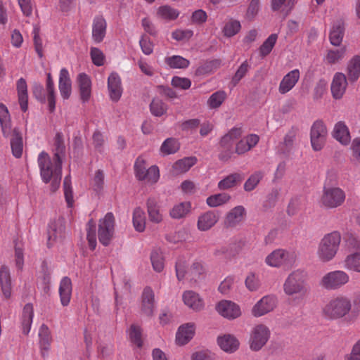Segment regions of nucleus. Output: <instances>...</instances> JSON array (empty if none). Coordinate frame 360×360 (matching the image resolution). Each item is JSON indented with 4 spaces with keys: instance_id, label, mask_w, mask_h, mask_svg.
<instances>
[{
    "instance_id": "f257e3e1",
    "label": "nucleus",
    "mask_w": 360,
    "mask_h": 360,
    "mask_svg": "<svg viewBox=\"0 0 360 360\" xmlns=\"http://www.w3.org/2000/svg\"><path fill=\"white\" fill-rule=\"evenodd\" d=\"M38 165L42 181L51 183V190L55 191L60 186L62 176V161L53 158L51 160L48 153L41 152L38 156Z\"/></svg>"
},
{
    "instance_id": "f03ea898",
    "label": "nucleus",
    "mask_w": 360,
    "mask_h": 360,
    "mask_svg": "<svg viewBox=\"0 0 360 360\" xmlns=\"http://www.w3.org/2000/svg\"><path fill=\"white\" fill-rule=\"evenodd\" d=\"M340 242L341 236L337 231L325 235L317 248L316 256L319 260L323 263L332 261L339 250Z\"/></svg>"
},
{
    "instance_id": "7ed1b4c3",
    "label": "nucleus",
    "mask_w": 360,
    "mask_h": 360,
    "mask_svg": "<svg viewBox=\"0 0 360 360\" xmlns=\"http://www.w3.org/2000/svg\"><path fill=\"white\" fill-rule=\"evenodd\" d=\"M352 301L349 297L338 295L332 297L323 308L324 316L331 320H338L347 316L352 311Z\"/></svg>"
},
{
    "instance_id": "20e7f679",
    "label": "nucleus",
    "mask_w": 360,
    "mask_h": 360,
    "mask_svg": "<svg viewBox=\"0 0 360 360\" xmlns=\"http://www.w3.org/2000/svg\"><path fill=\"white\" fill-rule=\"evenodd\" d=\"M283 288L285 294L288 296H304L309 292L307 273L300 269L293 271L287 276Z\"/></svg>"
},
{
    "instance_id": "39448f33",
    "label": "nucleus",
    "mask_w": 360,
    "mask_h": 360,
    "mask_svg": "<svg viewBox=\"0 0 360 360\" xmlns=\"http://www.w3.org/2000/svg\"><path fill=\"white\" fill-rule=\"evenodd\" d=\"M350 280L349 275L343 270H333L325 274L319 281V286L328 291L338 290Z\"/></svg>"
},
{
    "instance_id": "423d86ee",
    "label": "nucleus",
    "mask_w": 360,
    "mask_h": 360,
    "mask_svg": "<svg viewBox=\"0 0 360 360\" xmlns=\"http://www.w3.org/2000/svg\"><path fill=\"white\" fill-rule=\"evenodd\" d=\"M346 200V193L338 186H324L320 198V205L326 209H335L342 206Z\"/></svg>"
},
{
    "instance_id": "0eeeda50",
    "label": "nucleus",
    "mask_w": 360,
    "mask_h": 360,
    "mask_svg": "<svg viewBox=\"0 0 360 360\" xmlns=\"http://www.w3.org/2000/svg\"><path fill=\"white\" fill-rule=\"evenodd\" d=\"M296 261L295 252L284 249H276L269 253L264 259L265 264L270 267L292 266Z\"/></svg>"
},
{
    "instance_id": "6e6552de",
    "label": "nucleus",
    "mask_w": 360,
    "mask_h": 360,
    "mask_svg": "<svg viewBox=\"0 0 360 360\" xmlns=\"http://www.w3.org/2000/svg\"><path fill=\"white\" fill-rule=\"evenodd\" d=\"M115 230V219L112 212H108L100 219L98 224V238L104 246H108L112 241Z\"/></svg>"
},
{
    "instance_id": "1a4fd4ad",
    "label": "nucleus",
    "mask_w": 360,
    "mask_h": 360,
    "mask_svg": "<svg viewBox=\"0 0 360 360\" xmlns=\"http://www.w3.org/2000/svg\"><path fill=\"white\" fill-rule=\"evenodd\" d=\"M134 172L136 177L140 181H145L148 184H155L160 178V172L157 166L153 165L147 168L148 165L142 157H139L134 163Z\"/></svg>"
},
{
    "instance_id": "9d476101",
    "label": "nucleus",
    "mask_w": 360,
    "mask_h": 360,
    "mask_svg": "<svg viewBox=\"0 0 360 360\" xmlns=\"http://www.w3.org/2000/svg\"><path fill=\"white\" fill-rule=\"evenodd\" d=\"M271 336L269 328L263 323L255 325L250 331L249 345L252 351L260 350L268 342Z\"/></svg>"
},
{
    "instance_id": "9b49d317",
    "label": "nucleus",
    "mask_w": 360,
    "mask_h": 360,
    "mask_svg": "<svg viewBox=\"0 0 360 360\" xmlns=\"http://www.w3.org/2000/svg\"><path fill=\"white\" fill-rule=\"evenodd\" d=\"M328 137V129L325 122L316 120L310 129V142L314 151L321 150L325 146Z\"/></svg>"
},
{
    "instance_id": "f8f14e48",
    "label": "nucleus",
    "mask_w": 360,
    "mask_h": 360,
    "mask_svg": "<svg viewBox=\"0 0 360 360\" xmlns=\"http://www.w3.org/2000/svg\"><path fill=\"white\" fill-rule=\"evenodd\" d=\"M277 298L274 295H265L259 300L252 307L251 314L259 318L273 311L277 307Z\"/></svg>"
},
{
    "instance_id": "ddd939ff",
    "label": "nucleus",
    "mask_w": 360,
    "mask_h": 360,
    "mask_svg": "<svg viewBox=\"0 0 360 360\" xmlns=\"http://www.w3.org/2000/svg\"><path fill=\"white\" fill-rule=\"evenodd\" d=\"M241 136V131L240 129H232L227 134L224 136L221 140L220 145L221 147V152L219 154V159L223 161L229 160L234 151L232 150V146L234 141Z\"/></svg>"
},
{
    "instance_id": "4468645a",
    "label": "nucleus",
    "mask_w": 360,
    "mask_h": 360,
    "mask_svg": "<svg viewBox=\"0 0 360 360\" xmlns=\"http://www.w3.org/2000/svg\"><path fill=\"white\" fill-rule=\"evenodd\" d=\"M217 311L224 318L233 320L242 314L240 306L230 300H221L216 306Z\"/></svg>"
},
{
    "instance_id": "2eb2a0df",
    "label": "nucleus",
    "mask_w": 360,
    "mask_h": 360,
    "mask_svg": "<svg viewBox=\"0 0 360 360\" xmlns=\"http://www.w3.org/2000/svg\"><path fill=\"white\" fill-rule=\"evenodd\" d=\"M348 82L346 75L342 72L334 74L330 84V92L332 97L335 100L342 98L345 95Z\"/></svg>"
},
{
    "instance_id": "dca6fc26",
    "label": "nucleus",
    "mask_w": 360,
    "mask_h": 360,
    "mask_svg": "<svg viewBox=\"0 0 360 360\" xmlns=\"http://www.w3.org/2000/svg\"><path fill=\"white\" fill-rule=\"evenodd\" d=\"M108 90L111 101L117 102L120 99L123 91L122 80L115 72H111L108 76Z\"/></svg>"
},
{
    "instance_id": "f3484780",
    "label": "nucleus",
    "mask_w": 360,
    "mask_h": 360,
    "mask_svg": "<svg viewBox=\"0 0 360 360\" xmlns=\"http://www.w3.org/2000/svg\"><path fill=\"white\" fill-rule=\"evenodd\" d=\"M65 237V226L62 219L51 221L48 229V245L60 243Z\"/></svg>"
},
{
    "instance_id": "a211bd4d",
    "label": "nucleus",
    "mask_w": 360,
    "mask_h": 360,
    "mask_svg": "<svg viewBox=\"0 0 360 360\" xmlns=\"http://www.w3.org/2000/svg\"><path fill=\"white\" fill-rule=\"evenodd\" d=\"M300 77L298 69H294L283 76L278 86V92L284 95L290 91L297 84Z\"/></svg>"
},
{
    "instance_id": "6ab92c4d",
    "label": "nucleus",
    "mask_w": 360,
    "mask_h": 360,
    "mask_svg": "<svg viewBox=\"0 0 360 360\" xmlns=\"http://www.w3.org/2000/svg\"><path fill=\"white\" fill-rule=\"evenodd\" d=\"M195 326L193 323H187L180 326L176 334V343L182 346L186 345L194 336Z\"/></svg>"
},
{
    "instance_id": "aec40b11",
    "label": "nucleus",
    "mask_w": 360,
    "mask_h": 360,
    "mask_svg": "<svg viewBox=\"0 0 360 360\" xmlns=\"http://www.w3.org/2000/svg\"><path fill=\"white\" fill-rule=\"evenodd\" d=\"M182 300L185 305L195 311L203 309L205 303L200 295L193 290H186L182 295Z\"/></svg>"
},
{
    "instance_id": "412c9836",
    "label": "nucleus",
    "mask_w": 360,
    "mask_h": 360,
    "mask_svg": "<svg viewBox=\"0 0 360 360\" xmlns=\"http://www.w3.org/2000/svg\"><path fill=\"white\" fill-rule=\"evenodd\" d=\"M155 309V295L150 288H144L141 296V311L143 314L150 316Z\"/></svg>"
},
{
    "instance_id": "4be33fe9",
    "label": "nucleus",
    "mask_w": 360,
    "mask_h": 360,
    "mask_svg": "<svg viewBox=\"0 0 360 360\" xmlns=\"http://www.w3.org/2000/svg\"><path fill=\"white\" fill-rule=\"evenodd\" d=\"M219 221V216L214 211H207L198 217L197 221L198 229L207 231L211 229Z\"/></svg>"
},
{
    "instance_id": "5701e85b",
    "label": "nucleus",
    "mask_w": 360,
    "mask_h": 360,
    "mask_svg": "<svg viewBox=\"0 0 360 360\" xmlns=\"http://www.w3.org/2000/svg\"><path fill=\"white\" fill-rule=\"evenodd\" d=\"M219 347L225 352L232 354L238 350L240 342L233 335L224 334L217 338Z\"/></svg>"
},
{
    "instance_id": "b1692460",
    "label": "nucleus",
    "mask_w": 360,
    "mask_h": 360,
    "mask_svg": "<svg viewBox=\"0 0 360 360\" xmlns=\"http://www.w3.org/2000/svg\"><path fill=\"white\" fill-rule=\"evenodd\" d=\"M77 82L79 89L80 98L82 102H87L91 95V80L86 74L82 72L77 75Z\"/></svg>"
},
{
    "instance_id": "393cba45",
    "label": "nucleus",
    "mask_w": 360,
    "mask_h": 360,
    "mask_svg": "<svg viewBox=\"0 0 360 360\" xmlns=\"http://www.w3.org/2000/svg\"><path fill=\"white\" fill-rule=\"evenodd\" d=\"M246 214L245 209L238 205L231 209L225 217V224L228 227H235L240 224Z\"/></svg>"
},
{
    "instance_id": "a878e982",
    "label": "nucleus",
    "mask_w": 360,
    "mask_h": 360,
    "mask_svg": "<svg viewBox=\"0 0 360 360\" xmlns=\"http://www.w3.org/2000/svg\"><path fill=\"white\" fill-rule=\"evenodd\" d=\"M58 88L62 98L65 100L68 99L72 93V82L66 68H62L60 71Z\"/></svg>"
},
{
    "instance_id": "bb28decb",
    "label": "nucleus",
    "mask_w": 360,
    "mask_h": 360,
    "mask_svg": "<svg viewBox=\"0 0 360 360\" xmlns=\"http://www.w3.org/2000/svg\"><path fill=\"white\" fill-rule=\"evenodd\" d=\"M259 141V137L257 134H249L236 143L234 153L243 155L253 148Z\"/></svg>"
},
{
    "instance_id": "cd10ccee",
    "label": "nucleus",
    "mask_w": 360,
    "mask_h": 360,
    "mask_svg": "<svg viewBox=\"0 0 360 360\" xmlns=\"http://www.w3.org/2000/svg\"><path fill=\"white\" fill-rule=\"evenodd\" d=\"M146 208L149 220L155 224H160L163 220V215L157 200L155 198H148L146 201Z\"/></svg>"
},
{
    "instance_id": "c85d7f7f",
    "label": "nucleus",
    "mask_w": 360,
    "mask_h": 360,
    "mask_svg": "<svg viewBox=\"0 0 360 360\" xmlns=\"http://www.w3.org/2000/svg\"><path fill=\"white\" fill-rule=\"evenodd\" d=\"M333 136L342 145H347L351 137L348 127L342 121L338 122L333 130Z\"/></svg>"
},
{
    "instance_id": "c756f323",
    "label": "nucleus",
    "mask_w": 360,
    "mask_h": 360,
    "mask_svg": "<svg viewBox=\"0 0 360 360\" xmlns=\"http://www.w3.org/2000/svg\"><path fill=\"white\" fill-rule=\"evenodd\" d=\"M34 317L33 305L30 303L26 304L22 309L20 317V325L22 333L27 335L31 329Z\"/></svg>"
},
{
    "instance_id": "7c9ffc66",
    "label": "nucleus",
    "mask_w": 360,
    "mask_h": 360,
    "mask_svg": "<svg viewBox=\"0 0 360 360\" xmlns=\"http://www.w3.org/2000/svg\"><path fill=\"white\" fill-rule=\"evenodd\" d=\"M106 21L101 16L94 18L92 25V38L96 43L103 41L106 32Z\"/></svg>"
},
{
    "instance_id": "2f4dec72",
    "label": "nucleus",
    "mask_w": 360,
    "mask_h": 360,
    "mask_svg": "<svg viewBox=\"0 0 360 360\" xmlns=\"http://www.w3.org/2000/svg\"><path fill=\"white\" fill-rule=\"evenodd\" d=\"M72 282L70 278L63 277L59 285V295L61 304L64 307L68 306L70 302L72 295Z\"/></svg>"
},
{
    "instance_id": "473e14b6",
    "label": "nucleus",
    "mask_w": 360,
    "mask_h": 360,
    "mask_svg": "<svg viewBox=\"0 0 360 360\" xmlns=\"http://www.w3.org/2000/svg\"><path fill=\"white\" fill-rule=\"evenodd\" d=\"M39 338L41 355L45 356L48 354L51 342L50 330L45 324H42L39 328Z\"/></svg>"
},
{
    "instance_id": "72a5a7b5",
    "label": "nucleus",
    "mask_w": 360,
    "mask_h": 360,
    "mask_svg": "<svg viewBox=\"0 0 360 360\" xmlns=\"http://www.w3.org/2000/svg\"><path fill=\"white\" fill-rule=\"evenodd\" d=\"M346 72L350 82H356L360 77V56H353L347 64Z\"/></svg>"
},
{
    "instance_id": "f704fd0d",
    "label": "nucleus",
    "mask_w": 360,
    "mask_h": 360,
    "mask_svg": "<svg viewBox=\"0 0 360 360\" xmlns=\"http://www.w3.org/2000/svg\"><path fill=\"white\" fill-rule=\"evenodd\" d=\"M18 103L22 112L28 109L27 86L25 79L20 78L17 82Z\"/></svg>"
},
{
    "instance_id": "c9c22d12",
    "label": "nucleus",
    "mask_w": 360,
    "mask_h": 360,
    "mask_svg": "<svg viewBox=\"0 0 360 360\" xmlns=\"http://www.w3.org/2000/svg\"><path fill=\"white\" fill-rule=\"evenodd\" d=\"M0 284L4 296L9 298L11 295V280L10 271L6 266L0 269Z\"/></svg>"
},
{
    "instance_id": "e433bc0d",
    "label": "nucleus",
    "mask_w": 360,
    "mask_h": 360,
    "mask_svg": "<svg viewBox=\"0 0 360 360\" xmlns=\"http://www.w3.org/2000/svg\"><path fill=\"white\" fill-rule=\"evenodd\" d=\"M191 210L190 202H182L174 205L169 211V216L174 219L186 217Z\"/></svg>"
},
{
    "instance_id": "4c0bfd02",
    "label": "nucleus",
    "mask_w": 360,
    "mask_h": 360,
    "mask_svg": "<svg viewBox=\"0 0 360 360\" xmlns=\"http://www.w3.org/2000/svg\"><path fill=\"white\" fill-rule=\"evenodd\" d=\"M296 137V131L293 129H290L284 136L283 141L278 146V150L283 154L290 153L294 148Z\"/></svg>"
},
{
    "instance_id": "58836bf2",
    "label": "nucleus",
    "mask_w": 360,
    "mask_h": 360,
    "mask_svg": "<svg viewBox=\"0 0 360 360\" xmlns=\"http://www.w3.org/2000/svg\"><path fill=\"white\" fill-rule=\"evenodd\" d=\"M132 222L136 231L143 232L145 230L146 223V214L140 207H137L134 210Z\"/></svg>"
},
{
    "instance_id": "ea45409f",
    "label": "nucleus",
    "mask_w": 360,
    "mask_h": 360,
    "mask_svg": "<svg viewBox=\"0 0 360 360\" xmlns=\"http://www.w3.org/2000/svg\"><path fill=\"white\" fill-rule=\"evenodd\" d=\"M179 11L169 5L160 6L157 10V17L167 21L174 20L179 15Z\"/></svg>"
},
{
    "instance_id": "a19ab883",
    "label": "nucleus",
    "mask_w": 360,
    "mask_h": 360,
    "mask_svg": "<svg viewBox=\"0 0 360 360\" xmlns=\"http://www.w3.org/2000/svg\"><path fill=\"white\" fill-rule=\"evenodd\" d=\"M344 36L343 22L338 21L333 25L330 32V41L333 46H339Z\"/></svg>"
},
{
    "instance_id": "79ce46f5",
    "label": "nucleus",
    "mask_w": 360,
    "mask_h": 360,
    "mask_svg": "<svg viewBox=\"0 0 360 360\" xmlns=\"http://www.w3.org/2000/svg\"><path fill=\"white\" fill-rule=\"evenodd\" d=\"M344 267L348 271L360 273V252L348 255L344 260Z\"/></svg>"
},
{
    "instance_id": "37998d69",
    "label": "nucleus",
    "mask_w": 360,
    "mask_h": 360,
    "mask_svg": "<svg viewBox=\"0 0 360 360\" xmlns=\"http://www.w3.org/2000/svg\"><path fill=\"white\" fill-rule=\"evenodd\" d=\"M150 262L156 272H162L165 268V257L160 249H154L150 253Z\"/></svg>"
},
{
    "instance_id": "c03bdc74",
    "label": "nucleus",
    "mask_w": 360,
    "mask_h": 360,
    "mask_svg": "<svg viewBox=\"0 0 360 360\" xmlns=\"http://www.w3.org/2000/svg\"><path fill=\"white\" fill-rule=\"evenodd\" d=\"M241 181V175L239 173H233L221 179L217 186L219 190H228L236 186Z\"/></svg>"
},
{
    "instance_id": "a18cd8bd",
    "label": "nucleus",
    "mask_w": 360,
    "mask_h": 360,
    "mask_svg": "<svg viewBox=\"0 0 360 360\" xmlns=\"http://www.w3.org/2000/svg\"><path fill=\"white\" fill-rule=\"evenodd\" d=\"M241 30V24L238 20L231 18L225 22L222 28V33L226 37H232Z\"/></svg>"
},
{
    "instance_id": "49530a36",
    "label": "nucleus",
    "mask_w": 360,
    "mask_h": 360,
    "mask_svg": "<svg viewBox=\"0 0 360 360\" xmlns=\"http://www.w3.org/2000/svg\"><path fill=\"white\" fill-rule=\"evenodd\" d=\"M205 273V269L202 264L200 262H195L192 264L188 270L187 277L194 283L198 282Z\"/></svg>"
},
{
    "instance_id": "de8ad7c7",
    "label": "nucleus",
    "mask_w": 360,
    "mask_h": 360,
    "mask_svg": "<svg viewBox=\"0 0 360 360\" xmlns=\"http://www.w3.org/2000/svg\"><path fill=\"white\" fill-rule=\"evenodd\" d=\"M196 163V158L194 157L186 158L176 161L173 165V170L174 173H184Z\"/></svg>"
},
{
    "instance_id": "09e8293b",
    "label": "nucleus",
    "mask_w": 360,
    "mask_h": 360,
    "mask_svg": "<svg viewBox=\"0 0 360 360\" xmlns=\"http://www.w3.org/2000/svg\"><path fill=\"white\" fill-rule=\"evenodd\" d=\"M165 62L169 68L174 69L186 68L190 64L188 60L180 56L167 57L165 59Z\"/></svg>"
},
{
    "instance_id": "8fccbe9b",
    "label": "nucleus",
    "mask_w": 360,
    "mask_h": 360,
    "mask_svg": "<svg viewBox=\"0 0 360 360\" xmlns=\"http://www.w3.org/2000/svg\"><path fill=\"white\" fill-rule=\"evenodd\" d=\"M230 198V195L227 193H217L209 196L206 200V202L209 207H216L226 204L229 201Z\"/></svg>"
},
{
    "instance_id": "3c124183",
    "label": "nucleus",
    "mask_w": 360,
    "mask_h": 360,
    "mask_svg": "<svg viewBox=\"0 0 360 360\" xmlns=\"http://www.w3.org/2000/svg\"><path fill=\"white\" fill-rule=\"evenodd\" d=\"M0 124L2 131L6 136L11 129V119L8 108L2 103H0Z\"/></svg>"
},
{
    "instance_id": "603ef678",
    "label": "nucleus",
    "mask_w": 360,
    "mask_h": 360,
    "mask_svg": "<svg viewBox=\"0 0 360 360\" xmlns=\"http://www.w3.org/2000/svg\"><path fill=\"white\" fill-rule=\"evenodd\" d=\"M179 149L178 141L174 138L167 139L160 147V153L162 155L174 154Z\"/></svg>"
},
{
    "instance_id": "864d4df0",
    "label": "nucleus",
    "mask_w": 360,
    "mask_h": 360,
    "mask_svg": "<svg viewBox=\"0 0 360 360\" xmlns=\"http://www.w3.org/2000/svg\"><path fill=\"white\" fill-rule=\"evenodd\" d=\"M150 110L153 115L160 117L166 113L167 105L161 99L155 98L150 104Z\"/></svg>"
},
{
    "instance_id": "5fc2aeb1",
    "label": "nucleus",
    "mask_w": 360,
    "mask_h": 360,
    "mask_svg": "<svg viewBox=\"0 0 360 360\" xmlns=\"http://www.w3.org/2000/svg\"><path fill=\"white\" fill-rule=\"evenodd\" d=\"M11 147L13 155L15 158H19L22 156L23 150V143L22 136L19 134L15 132L14 133L11 140Z\"/></svg>"
},
{
    "instance_id": "6e6d98bb",
    "label": "nucleus",
    "mask_w": 360,
    "mask_h": 360,
    "mask_svg": "<svg viewBox=\"0 0 360 360\" xmlns=\"http://www.w3.org/2000/svg\"><path fill=\"white\" fill-rule=\"evenodd\" d=\"M346 55V47L328 51L326 60L330 64H335L342 60Z\"/></svg>"
},
{
    "instance_id": "4d7b16f0",
    "label": "nucleus",
    "mask_w": 360,
    "mask_h": 360,
    "mask_svg": "<svg viewBox=\"0 0 360 360\" xmlns=\"http://www.w3.org/2000/svg\"><path fill=\"white\" fill-rule=\"evenodd\" d=\"M226 98V94L224 91H218L212 94L207 100V105L210 108H219Z\"/></svg>"
},
{
    "instance_id": "13d9d810",
    "label": "nucleus",
    "mask_w": 360,
    "mask_h": 360,
    "mask_svg": "<svg viewBox=\"0 0 360 360\" xmlns=\"http://www.w3.org/2000/svg\"><path fill=\"white\" fill-rule=\"evenodd\" d=\"M188 261L185 257H179L175 265L176 276L179 281L183 280L187 275Z\"/></svg>"
},
{
    "instance_id": "bf43d9fd",
    "label": "nucleus",
    "mask_w": 360,
    "mask_h": 360,
    "mask_svg": "<svg viewBox=\"0 0 360 360\" xmlns=\"http://www.w3.org/2000/svg\"><path fill=\"white\" fill-rule=\"evenodd\" d=\"M295 0H272L271 8L274 11L289 12L294 6Z\"/></svg>"
},
{
    "instance_id": "052dcab7",
    "label": "nucleus",
    "mask_w": 360,
    "mask_h": 360,
    "mask_svg": "<svg viewBox=\"0 0 360 360\" xmlns=\"http://www.w3.org/2000/svg\"><path fill=\"white\" fill-rule=\"evenodd\" d=\"M327 82L323 79H319L315 84L313 91V98L315 101L321 99L327 92Z\"/></svg>"
},
{
    "instance_id": "680f3d73",
    "label": "nucleus",
    "mask_w": 360,
    "mask_h": 360,
    "mask_svg": "<svg viewBox=\"0 0 360 360\" xmlns=\"http://www.w3.org/2000/svg\"><path fill=\"white\" fill-rule=\"evenodd\" d=\"M262 177L263 174L261 172H255L245 181L244 184V189L246 191H252L258 185Z\"/></svg>"
},
{
    "instance_id": "e2e57ef3",
    "label": "nucleus",
    "mask_w": 360,
    "mask_h": 360,
    "mask_svg": "<svg viewBox=\"0 0 360 360\" xmlns=\"http://www.w3.org/2000/svg\"><path fill=\"white\" fill-rule=\"evenodd\" d=\"M90 56L93 63L96 66H102L105 63V57L103 52L98 48L91 47Z\"/></svg>"
},
{
    "instance_id": "0e129e2a",
    "label": "nucleus",
    "mask_w": 360,
    "mask_h": 360,
    "mask_svg": "<svg viewBox=\"0 0 360 360\" xmlns=\"http://www.w3.org/2000/svg\"><path fill=\"white\" fill-rule=\"evenodd\" d=\"M277 38L276 34H272L265 40L260 47V53L263 56L268 55L271 51Z\"/></svg>"
},
{
    "instance_id": "69168bd1",
    "label": "nucleus",
    "mask_w": 360,
    "mask_h": 360,
    "mask_svg": "<svg viewBox=\"0 0 360 360\" xmlns=\"http://www.w3.org/2000/svg\"><path fill=\"white\" fill-rule=\"evenodd\" d=\"M86 239L89 243V246L91 250H94L97 245L96 235L94 224L90 221L87 224L86 228Z\"/></svg>"
},
{
    "instance_id": "338daca9",
    "label": "nucleus",
    "mask_w": 360,
    "mask_h": 360,
    "mask_svg": "<svg viewBox=\"0 0 360 360\" xmlns=\"http://www.w3.org/2000/svg\"><path fill=\"white\" fill-rule=\"evenodd\" d=\"M64 195L68 206L69 207L73 205V193L71 186L70 179L69 176H66L63 181Z\"/></svg>"
},
{
    "instance_id": "774afa93",
    "label": "nucleus",
    "mask_w": 360,
    "mask_h": 360,
    "mask_svg": "<svg viewBox=\"0 0 360 360\" xmlns=\"http://www.w3.org/2000/svg\"><path fill=\"white\" fill-rule=\"evenodd\" d=\"M129 335L131 340L138 347H141V328L136 325H132L129 330Z\"/></svg>"
}]
</instances>
